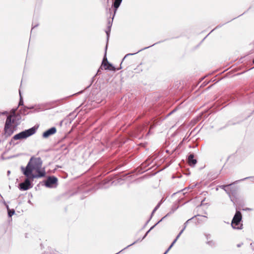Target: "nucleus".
Returning <instances> with one entry per match:
<instances>
[{"instance_id":"obj_1","label":"nucleus","mask_w":254,"mask_h":254,"mask_svg":"<svg viewBox=\"0 0 254 254\" xmlns=\"http://www.w3.org/2000/svg\"><path fill=\"white\" fill-rule=\"evenodd\" d=\"M17 108H13L10 111V115L7 117L4 127H17L21 121V116L16 114Z\"/></svg>"},{"instance_id":"obj_2","label":"nucleus","mask_w":254,"mask_h":254,"mask_svg":"<svg viewBox=\"0 0 254 254\" xmlns=\"http://www.w3.org/2000/svg\"><path fill=\"white\" fill-rule=\"evenodd\" d=\"M242 219V215L241 211L236 209L235 214L232 219L231 222V226L232 228L234 229H242L243 225H240Z\"/></svg>"},{"instance_id":"obj_3","label":"nucleus","mask_w":254,"mask_h":254,"mask_svg":"<svg viewBox=\"0 0 254 254\" xmlns=\"http://www.w3.org/2000/svg\"><path fill=\"white\" fill-rule=\"evenodd\" d=\"M32 135V128H29V129L25 130L24 131H21L20 133H18L16 134H15L13 137H12L11 140L10 142V144L14 145L15 144H17V143H14V141L18 140V139H24L26 138L27 137L31 136Z\"/></svg>"},{"instance_id":"obj_4","label":"nucleus","mask_w":254,"mask_h":254,"mask_svg":"<svg viewBox=\"0 0 254 254\" xmlns=\"http://www.w3.org/2000/svg\"><path fill=\"white\" fill-rule=\"evenodd\" d=\"M76 114L75 113L69 114L64 120L61 121L60 123V126L68 127L71 126V127H75V124H72L73 120L76 117Z\"/></svg>"},{"instance_id":"obj_5","label":"nucleus","mask_w":254,"mask_h":254,"mask_svg":"<svg viewBox=\"0 0 254 254\" xmlns=\"http://www.w3.org/2000/svg\"><path fill=\"white\" fill-rule=\"evenodd\" d=\"M58 178L54 176H49L46 180L41 182L43 186L48 188H55L58 185Z\"/></svg>"},{"instance_id":"obj_6","label":"nucleus","mask_w":254,"mask_h":254,"mask_svg":"<svg viewBox=\"0 0 254 254\" xmlns=\"http://www.w3.org/2000/svg\"><path fill=\"white\" fill-rule=\"evenodd\" d=\"M250 178H251L250 177H246L244 179L236 181L234 182L233 183H232L228 185L219 186V187L220 188L223 189L226 192V193L228 195L229 198H230L231 201L234 204H235V202L234 201L233 198L231 197V193H230V191L229 190V187L232 186V185H234L235 184H237V183H238L240 182L243 181L248 179Z\"/></svg>"},{"instance_id":"obj_7","label":"nucleus","mask_w":254,"mask_h":254,"mask_svg":"<svg viewBox=\"0 0 254 254\" xmlns=\"http://www.w3.org/2000/svg\"><path fill=\"white\" fill-rule=\"evenodd\" d=\"M20 169L27 179H32V157L30 158L27 166L25 167L21 166Z\"/></svg>"},{"instance_id":"obj_8","label":"nucleus","mask_w":254,"mask_h":254,"mask_svg":"<svg viewBox=\"0 0 254 254\" xmlns=\"http://www.w3.org/2000/svg\"><path fill=\"white\" fill-rule=\"evenodd\" d=\"M46 176L45 168H36L33 171V180L34 179L44 178Z\"/></svg>"},{"instance_id":"obj_9","label":"nucleus","mask_w":254,"mask_h":254,"mask_svg":"<svg viewBox=\"0 0 254 254\" xmlns=\"http://www.w3.org/2000/svg\"><path fill=\"white\" fill-rule=\"evenodd\" d=\"M32 179L26 178L24 182L19 184L18 188L20 190H26L31 187Z\"/></svg>"},{"instance_id":"obj_10","label":"nucleus","mask_w":254,"mask_h":254,"mask_svg":"<svg viewBox=\"0 0 254 254\" xmlns=\"http://www.w3.org/2000/svg\"><path fill=\"white\" fill-rule=\"evenodd\" d=\"M187 161L189 165L191 167H194L197 163V160L194 158V154L192 153H190L188 154Z\"/></svg>"},{"instance_id":"obj_11","label":"nucleus","mask_w":254,"mask_h":254,"mask_svg":"<svg viewBox=\"0 0 254 254\" xmlns=\"http://www.w3.org/2000/svg\"><path fill=\"white\" fill-rule=\"evenodd\" d=\"M43 161L40 157H34L33 156V171L36 168H41Z\"/></svg>"},{"instance_id":"obj_12","label":"nucleus","mask_w":254,"mask_h":254,"mask_svg":"<svg viewBox=\"0 0 254 254\" xmlns=\"http://www.w3.org/2000/svg\"><path fill=\"white\" fill-rule=\"evenodd\" d=\"M57 132L56 128H49L43 133L42 137L44 138H47L50 136L55 134Z\"/></svg>"},{"instance_id":"obj_13","label":"nucleus","mask_w":254,"mask_h":254,"mask_svg":"<svg viewBox=\"0 0 254 254\" xmlns=\"http://www.w3.org/2000/svg\"><path fill=\"white\" fill-rule=\"evenodd\" d=\"M122 0H114L113 4V6L114 8V15L115 14L117 9L120 6Z\"/></svg>"},{"instance_id":"obj_14","label":"nucleus","mask_w":254,"mask_h":254,"mask_svg":"<svg viewBox=\"0 0 254 254\" xmlns=\"http://www.w3.org/2000/svg\"><path fill=\"white\" fill-rule=\"evenodd\" d=\"M15 128H4V135L5 136H8L11 135L13 131Z\"/></svg>"},{"instance_id":"obj_15","label":"nucleus","mask_w":254,"mask_h":254,"mask_svg":"<svg viewBox=\"0 0 254 254\" xmlns=\"http://www.w3.org/2000/svg\"><path fill=\"white\" fill-rule=\"evenodd\" d=\"M32 109H33V111L39 112V111L43 110L44 109V107L43 105H35L34 106H33Z\"/></svg>"},{"instance_id":"obj_16","label":"nucleus","mask_w":254,"mask_h":254,"mask_svg":"<svg viewBox=\"0 0 254 254\" xmlns=\"http://www.w3.org/2000/svg\"><path fill=\"white\" fill-rule=\"evenodd\" d=\"M107 45L106 47L105 56H104V57L103 58V60L102 63V65L104 66V68L108 65V64L109 63V62H108V61L107 60V59L106 58V50H107Z\"/></svg>"},{"instance_id":"obj_17","label":"nucleus","mask_w":254,"mask_h":254,"mask_svg":"<svg viewBox=\"0 0 254 254\" xmlns=\"http://www.w3.org/2000/svg\"><path fill=\"white\" fill-rule=\"evenodd\" d=\"M112 22H111L110 20H109L108 22V29L105 31L107 36V40H108L109 39V34L111 31V28L112 27Z\"/></svg>"},{"instance_id":"obj_18","label":"nucleus","mask_w":254,"mask_h":254,"mask_svg":"<svg viewBox=\"0 0 254 254\" xmlns=\"http://www.w3.org/2000/svg\"><path fill=\"white\" fill-rule=\"evenodd\" d=\"M155 44H153L152 45H151V46H150L145 47V48H143V49H140V50H138V51H137L136 52H135V53H129V54H127V55L125 56V57L124 58V59H123V61H124V59H125L126 58H127V57H128V56H131V55H134V54H137V53H138L140 52V51H142V50H145V49H148V48H149V47H151V46H153V45H154Z\"/></svg>"},{"instance_id":"obj_19","label":"nucleus","mask_w":254,"mask_h":254,"mask_svg":"<svg viewBox=\"0 0 254 254\" xmlns=\"http://www.w3.org/2000/svg\"><path fill=\"white\" fill-rule=\"evenodd\" d=\"M23 109H20V110H19V112H20V115H25L27 114H28V110H29L30 108H28L26 107H22Z\"/></svg>"},{"instance_id":"obj_20","label":"nucleus","mask_w":254,"mask_h":254,"mask_svg":"<svg viewBox=\"0 0 254 254\" xmlns=\"http://www.w3.org/2000/svg\"><path fill=\"white\" fill-rule=\"evenodd\" d=\"M144 239H143V237L140 239V238H139L137 240H136L135 241H134L133 243H132V244L128 245L127 246L126 248H125L124 249L122 250L121 251H120L119 252L117 253V254H119L120 253H121V252H122L123 250L129 248V247L134 245L135 244H136V243L138 242H141Z\"/></svg>"},{"instance_id":"obj_21","label":"nucleus","mask_w":254,"mask_h":254,"mask_svg":"<svg viewBox=\"0 0 254 254\" xmlns=\"http://www.w3.org/2000/svg\"><path fill=\"white\" fill-rule=\"evenodd\" d=\"M105 69H109L111 70L115 71L116 68L110 63H108V65L105 67Z\"/></svg>"},{"instance_id":"obj_22","label":"nucleus","mask_w":254,"mask_h":254,"mask_svg":"<svg viewBox=\"0 0 254 254\" xmlns=\"http://www.w3.org/2000/svg\"><path fill=\"white\" fill-rule=\"evenodd\" d=\"M229 190L230 191L231 196L233 195L236 191V189L233 187V185L232 186L229 187Z\"/></svg>"},{"instance_id":"obj_23","label":"nucleus","mask_w":254,"mask_h":254,"mask_svg":"<svg viewBox=\"0 0 254 254\" xmlns=\"http://www.w3.org/2000/svg\"><path fill=\"white\" fill-rule=\"evenodd\" d=\"M159 121H157L156 120L152 121L151 124L150 125V127H155L156 126H160Z\"/></svg>"},{"instance_id":"obj_24","label":"nucleus","mask_w":254,"mask_h":254,"mask_svg":"<svg viewBox=\"0 0 254 254\" xmlns=\"http://www.w3.org/2000/svg\"><path fill=\"white\" fill-rule=\"evenodd\" d=\"M7 210H8V216L9 217H11L15 213L14 210L13 209H9L8 205H7Z\"/></svg>"},{"instance_id":"obj_25","label":"nucleus","mask_w":254,"mask_h":254,"mask_svg":"<svg viewBox=\"0 0 254 254\" xmlns=\"http://www.w3.org/2000/svg\"><path fill=\"white\" fill-rule=\"evenodd\" d=\"M19 93L20 96V100L18 103V106H23V100L21 96V93L20 89L19 90Z\"/></svg>"},{"instance_id":"obj_26","label":"nucleus","mask_w":254,"mask_h":254,"mask_svg":"<svg viewBox=\"0 0 254 254\" xmlns=\"http://www.w3.org/2000/svg\"><path fill=\"white\" fill-rule=\"evenodd\" d=\"M199 118H200L199 117H197L196 119H194V120L191 121L190 123V125L192 127L195 126L196 125V123L199 121Z\"/></svg>"},{"instance_id":"obj_27","label":"nucleus","mask_w":254,"mask_h":254,"mask_svg":"<svg viewBox=\"0 0 254 254\" xmlns=\"http://www.w3.org/2000/svg\"><path fill=\"white\" fill-rule=\"evenodd\" d=\"M198 128H196V127H194L193 128V129L192 130H191V131L190 132V135H191V134H192L193 136H194L198 132H199L200 130V129H198L196 132H195V130L196 129H197Z\"/></svg>"},{"instance_id":"obj_28","label":"nucleus","mask_w":254,"mask_h":254,"mask_svg":"<svg viewBox=\"0 0 254 254\" xmlns=\"http://www.w3.org/2000/svg\"><path fill=\"white\" fill-rule=\"evenodd\" d=\"M196 215H195L194 216L191 217V218L188 219L184 224V228H183V229H184V230H185L186 227L187 226V225L189 223V221H190L191 220H192L194 217H196Z\"/></svg>"},{"instance_id":"obj_29","label":"nucleus","mask_w":254,"mask_h":254,"mask_svg":"<svg viewBox=\"0 0 254 254\" xmlns=\"http://www.w3.org/2000/svg\"><path fill=\"white\" fill-rule=\"evenodd\" d=\"M176 239H174V240L171 243L169 247L167 249L168 251H170V250L172 248V247L174 246V245L176 243Z\"/></svg>"},{"instance_id":"obj_30","label":"nucleus","mask_w":254,"mask_h":254,"mask_svg":"<svg viewBox=\"0 0 254 254\" xmlns=\"http://www.w3.org/2000/svg\"><path fill=\"white\" fill-rule=\"evenodd\" d=\"M163 201L162 200H161L157 204V205L155 207V208H154L155 210H157L159 208V207L160 206L161 204H162Z\"/></svg>"},{"instance_id":"obj_31","label":"nucleus","mask_w":254,"mask_h":254,"mask_svg":"<svg viewBox=\"0 0 254 254\" xmlns=\"http://www.w3.org/2000/svg\"><path fill=\"white\" fill-rule=\"evenodd\" d=\"M184 231V230L182 229L181 230V231L180 232V233L178 234V235L177 236L176 238L175 239H176V241L179 238V237H180L181 234L183 233Z\"/></svg>"},{"instance_id":"obj_32","label":"nucleus","mask_w":254,"mask_h":254,"mask_svg":"<svg viewBox=\"0 0 254 254\" xmlns=\"http://www.w3.org/2000/svg\"><path fill=\"white\" fill-rule=\"evenodd\" d=\"M178 207L179 206H173L172 207V211L170 212H171V214L174 213L178 208Z\"/></svg>"},{"instance_id":"obj_33","label":"nucleus","mask_w":254,"mask_h":254,"mask_svg":"<svg viewBox=\"0 0 254 254\" xmlns=\"http://www.w3.org/2000/svg\"><path fill=\"white\" fill-rule=\"evenodd\" d=\"M207 244L209 245V246L212 247V246H214L215 245V242H213V241H209L208 242H207Z\"/></svg>"},{"instance_id":"obj_34","label":"nucleus","mask_w":254,"mask_h":254,"mask_svg":"<svg viewBox=\"0 0 254 254\" xmlns=\"http://www.w3.org/2000/svg\"><path fill=\"white\" fill-rule=\"evenodd\" d=\"M171 214V212H169L165 216H164L163 217H162L159 221L161 222L162 220H163V219H165V218L167 217L168 216H169L170 214Z\"/></svg>"},{"instance_id":"obj_35","label":"nucleus","mask_w":254,"mask_h":254,"mask_svg":"<svg viewBox=\"0 0 254 254\" xmlns=\"http://www.w3.org/2000/svg\"><path fill=\"white\" fill-rule=\"evenodd\" d=\"M171 214V212H169L165 216H164L163 217H162L159 221L161 222L162 220H163V219H165V218L167 217L168 216H169L170 214Z\"/></svg>"},{"instance_id":"obj_36","label":"nucleus","mask_w":254,"mask_h":254,"mask_svg":"<svg viewBox=\"0 0 254 254\" xmlns=\"http://www.w3.org/2000/svg\"><path fill=\"white\" fill-rule=\"evenodd\" d=\"M160 223V221H158L156 224H155L153 226H152L150 229L149 230L151 231L155 227L158 225Z\"/></svg>"},{"instance_id":"obj_37","label":"nucleus","mask_w":254,"mask_h":254,"mask_svg":"<svg viewBox=\"0 0 254 254\" xmlns=\"http://www.w3.org/2000/svg\"><path fill=\"white\" fill-rule=\"evenodd\" d=\"M8 114V112L7 111H3L2 112H0V116L1 115H7Z\"/></svg>"},{"instance_id":"obj_38","label":"nucleus","mask_w":254,"mask_h":254,"mask_svg":"<svg viewBox=\"0 0 254 254\" xmlns=\"http://www.w3.org/2000/svg\"><path fill=\"white\" fill-rule=\"evenodd\" d=\"M150 232V231L149 230H148L146 233L145 234V235H144V236L143 237V239H145V238L147 236V235H148V234Z\"/></svg>"},{"instance_id":"obj_39","label":"nucleus","mask_w":254,"mask_h":254,"mask_svg":"<svg viewBox=\"0 0 254 254\" xmlns=\"http://www.w3.org/2000/svg\"><path fill=\"white\" fill-rule=\"evenodd\" d=\"M156 211V210H155L154 209H153V211H152V213H151V216H150V219H151V218H152V216H153V214L155 212V211Z\"/></svg>"},{"instance_id":"obj_40","label":"nucleus","mask_w":254,"mask_h":254,"mask_svg":"<svg viewBox=\"0 0 254 254\" xmlns=\"http://www.w3.org/2000/svg\"><path fill=\"white\" fill-rule=\"evenodd\" d=\"M156 211V210H155L154 209H153V211H152V213H151V216H150V219H151V218H152V216H153V214L155 212V211Z\"/></svg>"},{"instance_id":"obj_41","label":"nucleus","mask_w":254,"mask_h":254,"mask_svg":"<svg viewBox=\"0 0 254 254\" xmlns=\"http://www.w3.org/2000/svg\"><path fill=\"white\" fill-rule=\"evenodd\" d=\"M236 124L235 123L232 122V121H230L229 123V126L235 125Z\"/></svg>"},{"instance_id":"obj_42","label":"nucleus","mask_w":254,"mask_h":254,"mask_svg":"<svg viewBox=\"0 0 254 254\" xmlns=\"http://www.w3.org/2000/svg\"><path fill=\"white\" fill-rule=\"evenodd\" d=\"M38 128H33V134H34L37 131Z\"/></svg>"},{"instance_id":"obj_43","label":"nucleus","mask_w":254,"mask_h":254,"mask_svg":"<svg viewBox=\"0 0 254 254\" xmlns=\"http://www.w3.org/2000/svg\"><path fill=\"white\" fill-rule=\"evenodd\" d=\"M243 243H242L238 244L237 245V247L238 248H240V247H241L243 245Z\"/></svg>"},{"instance_id":"obj_44","label":"nucleus","mask_w":254,"mask_h":254,"mask_svg":"<svg viewBox=\"0 0 254 254\" xmlns=\"http://www.w3.org/2000/svg\"><path fill=\"white\" fill-rule=\"evenodd\" d=\"M150 218H149V220H148V221L146 222V223L145 224V225H144V227H145L146 226V225L148 224V223L149 222V221H150Z\"/></svg>"},{"instance_id":"obj_45","label":"nucleus","mask_w":254,"mask_h":254,"mask_svg":"<svg viewBox=\"0 0 254 254\" xmlns=\"http://www.w3.org/2000/svg\"><path fill=\"white\" fill-rule=\"evenodd\" d=\"M44 254H52V253L49 252H45Z\"/></svg>"},{"instance_id":"obj_46","label":"nucleus","mask_w":254,"mask_h":254,"mask_svg":"<svg viewBox=\"0 0 254 254\" xmlns=\"http://www.w3.org/2000/svg\"><path fill=\"white\" fill-rule=\"evenodd\" d=\"M168 252H169V251H168V250H167L163 254H167Z\"/></svg>"},{"instance_id":"obj_47","label":"nucleus","mask_w":254,"mask_h":254,"mask_svg":"<svg viewBox=\"0 0 254 254\" xmlns=\"http://www.w3.org/2000/svg\"><path fill=\"white\" fill-rule=\"evenodd\" d=\"M28 203H30V204H32V202L30 200V199H29L28 201Z\"/></svg>"},{"instance_id":"obj_48","label":"nucleus","mask_w":254,"mask_h":254,"mask_svg":"<svg viewBox=\"0 0 254 254\" xmlns=\"http://www.w3.org/2000/svg\"><path fill=\"white\" fill-rule=\"evenodd\" d=\"M28 234L26 233L25 235V238H27L28 237Z\"/></svg>"},{"instance_id":"obj_49","label":"nucleus","mask_w":254,"mask_h":254,"mask_svg":"<svg viewBox=\"0 0 254 254\" xmlns=\"http://www.w3.org/2000/svg\"><path fill=\"white\" fill-rule=\"evenodd\" d=\"M196 186V185H194L193 186H192V187L191 188L193 189L194 187H195Z\"/></svg>"},{"instance_id":"obj_50","label":"nucleus","mask_w":254,"mask_h":254,"mask_svg":"<svg viewBox=\"0 0 254 254\" xmlns=\"http://www.w3.org/2000/svg\"><path fill=\"white\" fill-rule=\"evenodd\" d=\"M10 173V171H7V174L9 175Z\"/></svg>"},{"instance_id":"obj_51","label":"nucleus","mask_w":254,"mask_h":254,"mask_svg":"<svg viewBox=\"0 0 254 254\" xmlns=\"http://www.w3.org/2000/svg\"><path fill=\"white\" fill-rule=\"evenodd\" d=\"M188 172H188V173H187V174H187V175H190V172H189V170H188Z\"/></svg>"},{"instance_id":"obj_52","label":"nucleus","mask_w":254,"mask_h":254,"mask_svg":"<svg viewBox=\"0 0 254 254\" xmlns=\"http://www.w3.org/2000/svg\"><path fill=\"white\" fill-rule=\"evenodd\" d=\"M32 34V29L30 30V34Z\"/></svg>"},{"instance_id":"obj_53","label":"nucleus","mask_w":254,"mask_h":254,"mask_svg":"<svg viewBox=\"0 0 254 254\" xmlns=\"http://www.w3.org/2000/svg\"><path fill=\"white\" fill-rule=\"evenodd\" d=\"M174 111H173L172 112H170V114H172Z\"/></svg>"},{"instance_id":"obj_54","label":"nucleus","mask_w":254,"mask_h":254,"mask_svg":"<svg viewBox=\"0 0 254 254\" xmlns=\"http://www.w3.org/2000/svg\"><path fill=\"white\" fill-rule=\"evenodd\" d=\"M186 189H187V188H185L183 190H185Z\"/></svg>"},{"instance_id":"obj_55","label":"nucleus","mask_w":254,"mask_h":254,"mask_svg":"<svg viewBox=\"0 0 254 254\" xmlns=\"http://www.w3.org/2000/svg\"><path fill=\"white\" fill-rule=\"evenodd\" d=\"M253 64H254V59L253 60Z\"/></svg>"},{"instance_id":"obj_56","label":"nucleus","mask_w":254,"mask_h":254,"mask_svg":"<svg viewBox=\"0 0 254 254\" xmlns=\"http://www.w3.org/2000/svg\"><path fill=\"white\" fill-rule=\"evenodd\" d=\"M33 127H36L35 126H33Z\"/></svg>"}]
</instances>
